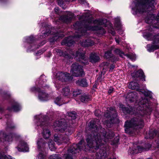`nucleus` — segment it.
I'll use <instances>...</instances> for the list:
<instances>
[{
	"instance_id": "1",
	"label": "nucleus",
	"mask_w": 159,
	"mask_h": 159,
	"mask_svg": "<svg viewBox=\"0 0 159 159\" xmlns=\"http://www.w3.org/2000/svg\"><path fill=\"white\" fill-rule=\"evenodd\" d=\"M100 124V121L96 119L90 122L89 127L91 130V133L88 134L86 137L87 145H85L86 149L93 152L99 150L96 153V159H105L107 157L105 144L109 141L114 134L111 131L106 132Z\"/></svg>"
},
{
	"instance_id": "2",
	"label": "nucleus",
	"mask_w": 159,
	"mask_h": 159,
	"mask_svg": "<svg viewBox=\"0 0 159 159\" xmlns=\"http://www.w3.org/2000/svg\"><path fill=\"white\" fill-rule=\"evenodd\" d=\"M76 114L75 112H68V115L66 117V119L61 118L58 119L54 122L53 126L54 129L58 130L62 133L61 134L54 135V141L59 145L66 143L69 142V135L73 133V128L67 125L73 123V120L76 119Z\"/></svg>"
},
{
	"instance_id": "3",
	"label": "nucleus",
	"mask_w": 159,
	"mask_h": 159,
	"mask_svg": "<svg viewBox=\"0 0 159 159\" xmlns=\"http://www.w3.org/2000/svg\"><path fill=\"white\" fill-rule=\"evenodd\" d=\"M142 92L145 96L144 99L141 98L139 101L136 100V105L134 109L129 106V108L126 107L124 105L119 104L120 109L125 114H137L141 116L145 115H149L152 111V108L150 106L149 100L146 98H152V93L148 90H142Z\"/></svg>"
},
{
	"instance_id": "4",
	"label": "nucleus",
	"mask_w": 159,
	"mask_h": 159,
	"mask_svg": "<svg viewBox=\"0 0 159 159\" xmlns=\"http://www.w3.org/2000/svg\"><path fill=\"white\" fill-rule=\"evenodd\" d=\"M89 14L86 13L80 16L79 19L80 21L76 22L74 25L75 32L77 33L73 37L74 39L79 38L81 35H84L87 30H97L96 26H92L93 20L89 17Z\"/></svg>"
},
{
	"instance_id": "5",
	"label": "nucleus",
	"mask_w": 159,
	"mask_h": 159,
	"mask_svg": "<svg viewBox=\"0 0 159 159\" xmlns=\"http://www.w3.org/2000/svg\"><path fill=\"white\" fill-rule=\"evenodd\" d=\"M134 8L136 13L143 14L148 15L145 19V21L148 24L153 23L154 18V15L150 13V11L153 9L155 5L154 0H136Z\"/></svg>"
},
{
	"instance_id": "6",
	"label": "nucleus",
	"mask_w": 159,
	"mask_h": 159,
	"mask_svg": "<svg viewBox=\"0 0 159 159\" xmlns=\"http://www.w3.org/2000/svg\"><path fill=\"white\" fill-rule=\"evenodd\" d=\"M143 122L141 118L134 117L129 120H127L125 123V131L129 134H132L137 129L142 128Z\"/></svg>"
},
{
	"instance_id": "7",
	"label": "nucleus",
	"mask_w": 159,
	"mask_h": 159,
	"mask_svg": "<svg viewBox=\"0 0 159 159\" xmlns=\"http://www.w3.org/2000/svg\"><path fill=\"white\" fill-rule=\"evenodd\" d=\"M44 115L41 114L36 115L35 117V121L38 127L39 126L42 129V134L44 139L49 138L51 135V133L47 126V120L48 118Z\"/></svg>"
},
{
	"instance_id": "8",
	"label": "nucleus",
	"mask_w": 159,
	"mask_h": 159,
	"mask_svg": "<svg viewBox=\"0 0 159 159\" xmlns=\"http://www.w3.org/2000/svg\"><path fill=\"white\" fill-rule=\"evenodd\" d=\"M85 145L84 144V141L81 140L78 144H74L68 150V153L64 154L63 157L66 159H73L72 154L78 152L79 151L83 150L86 151Z\"/></svg>"
},
{
	"instance_id": "9",
	"label": "nucleus",
	"mask_w": 159,
	"mask_h": 159,
	"mask_svg": "<svg viewBox=\"0 0 159 159\" xmlns=\"http://www.w3.org/2000/svg\"><path fill=\"white\" fill-rule=\"evenodd\" d=\"M45 143L42 138L39 139L37 141L38 149L39 151V154L37 156L38 159H45L46 154L44 152L45 146Z\"/></svg>"
},
{
	"instance_id": "10",
	"label": "nucleus",
	"mask_w": 159,
	"mask_h": 159,
	"mask_svg": "<svg viewBox=\"0 0 159 159\" xmlns=\"http://www.w3.org/2000/svg\"><path fill=\"white\" fill-rule=\"evenodd\" d=\"M70 53L76 58V59L84 64L86 62L87 58L85 55V52L83 49L80 48L75 52L73 50L70 51Z\"/></svg>"
},
{
	"instance_id": "11",
	"label": "nucleus",
	"mask_w": 159,
	"mask_h": 159,
	"mask_svg": "<svg viewBox=\"0 0 159 159\" xmlns=\"http://www.w3.org/2000/svg\"><path fill=\"white\" fill-rule=\"evenodd\" d=\"M70 72L75 77L82 76L84 75L82 66L76 62L72 64Z\"/></svg>"
},
{
	"instance_id": "12",
	"label": "nucleus",
	"mask_w": 159,
	"mask_h": 159,
	"mask_svg": "<svg viewBox=\"0 0 159 159\" xmlns=\"http://www.w3.org/2000/svg\"><path fill=\"white\" fill-rule=\"evenodd\" d=\"M150 37L151 38H152L151 40L153 41V44L147 45V49L149 52H153L159 48V36L158 35L152 36V35H150Z\"/></svg>"
},
{
	"instance_id": "13",
	"label": "nucleus",
	"mask_w": 159,
	"mask_h": 159,
	"mask_svg": "<svg viewBox=\"0 0 159 159\" xmlns=\"http://www.w3.org/2000/svg\"><path fill=\"white\" fill-rule=\"evenodd\" d=\"M58 79L62 82H69L73 79V76L69 73L66 72H59L57 74Z\"/></svg>"
},
{
	"instance_id": "14",
	"label": "nucleus",
	"mask_w": 159,
	"mask_h": 159,
	"mask_svg": "<svg viewBox=\"0 0 159 159\" xmlns=\"http://www.w3.org/2000/svg\"><path fill=\"white\" fill-rule=\"evenodd\" d=\"M104 116L107 118H110V117L109 123L110 124L113 123V122L111 117L114 118L116 117L117 116V113L115 109L111 107L107 108V111L105 112Z\"/></svg>"
},
{
	"instance_id": "15",
	"label": "nucleus",
	"mask_w": 159,
	"mask_h": 159,
	"mask_svg": "<svg viewBox=\"0 0 159 159\" xmlns=\"http://www.w3.org/2000/svg\"><path fill=\"white\" fill-rule=\"evenodd\" d=\"M20 104L14 99H11V106L8 107L7 109L10 111H17L20 108Z\"/></svg>"
},
{
	"instance_id": "16",
	"label": "nucleus",
	"mask_w": 159,
	"mask_h": 159,
	"mask_svg": "<svg viewBox=\"0 0 159 159\" xmlns=\"http://www.w3.org/2000/svg\"><path fill=\"white\" fill-rule=\"evenodd\" d=\"M146 150V149L141 147L136 144H134L133 147L132 148H130L128 150V152L130 154H134Z\"/></svg>"
},
{
	"instance_id": "17",
	"label": "nucleus",
	"mask_w": 159,
	"mask_h": 159,
	"mask_svg": "<svg viewBox=\"0 0 159 159\" xmlns=\"http://www.w3.org/2000/svg\"><path fill=\"white\" fill-rule=\"evenodd\" d=\"M38 93V98L42 101H47L50 98L49 94L46 93L44 90H36Z\"/></svg>"
},
{
	"instance_id": "18",
	"label": "nucleus",
	"mask_w": 159,
	"mask_h": 159,
	"mask_svg": "<svg viewBox=\"0 0 159 159\" xmlns=\"http://www.w3.org/2000/svg\"><path fill=\"white\" fill-rule=\"evenodd\" d=\"M1 135H2L3 138L5 140H7L9 142L11 141L14 139H16L18 138L19 136L18 135L14 133H10L9 134H7L6 133H1Z\"/></svg>"
},
{
	"instance_id": "19",
	"label": "nucleus",
	"mask_w": 159,
	"mask_h": 159,
	"mask_svg": "<svg viewBox=\"0 0 159 159\" xmlns=\"http://www.w3.org/2000/svg\"><path fill=\"white\" fill-rule=\"evenodd\" d=\"M131 76L135 80L138 79H143L145 81V76L144 75V73L143 70H140L137 71H134L131 74Z\"/></svg>"
},
{
	"instance_id": "20",
	"label": "nucleus",
	"mask_w": 159,
	"mask_h": 159,
	"mask_svg": "<svg viewBox=\"0 0 159 159\" xmlns=\"http://www.w3.org/2000/svg\"><path fill=\"white\" fill-rule=\"evenodd\" d=\"M74 14L72 12H69L67 15L61 16L60 19L64 23L68 24L70 22L71 19L74 17Z\"/></svg>"
},
{
	"instance_id": "21",
	"label": "nucleus",
	"mask_w": 159,
	"mask_h": 159,
	"mask_svg": "<svg viewBox=\"0 0 159 159\" xmlns=\"http://www.w3.org/2000/svg\"><path fill=\"white\" fill-rule=\"evenodd\" d=\"M126 101L128 103H131L138 98L136 92L129 93L125 97Z\"/></svg>"
},
{
	"instance_id": "22",
	"label": "nucleus",
	"mask_w": 159,
	"mask_h": 159,
	"mask_svg": "<svg viewBox=\"0 0 159 159\" xmlns=\"http://www.w3.org/2000/svg\"><path fill=\"white\" fill-rule=\"evenodd\" d=\"M156 135L158 136V138L156 142L157 147L159 148V131L157 132L155 130L151 131H149L148 135L145 137V138L147 139H152Z\"/></svg>"
},
{
	"instance_id": "23",
	"label": "nucleus",
	"mask_w": 159,
	"mask_h": 159,
	"mask_svg": "<svg viewBox=\"0 0 159 159\" xmlns=\"http://www.w3.org/2000/svg\"><path fill=\"white\" fill-rule=\"evenodd\" d=\"M19 151L27 152L29 151V147L27 143L24 141H20L17 147Z\"/></svg>"
},
{
	"instance_id": "24",
	"label": "nucleus",
	"mask_w": 159,
	"mask_h": 159,
	"mask_svg": "<svg viewBox=\"0 0 159 159\" xmlns=\"http://www.w3.org/2000/svg\"><path fill=\"white\" fill-rule=\"evenodd\" d=\"M75 43L74 40L72 39L71 37L70 36L65 38L62 42V45H65L68 46H70Z\"/></svg>"
},
{
	"instance_id": "25",
	"label": "nucleus",
	"mask_w": 159,
	"mask_h": 159,
	"mask_svg": "<svg viewBox=\"0 0 159 159\" xmlns=\"http://www.w3.org/2000/svg\"><path fill=\"white\" fill-rule=\"evenodd\" d=\"M93 42L89 39L83 40L81 42V45L84 47H88L94 45Z\"/></svg>"
},
{
	"instance_id": "26",
	"label": "nucleus",
	"mask_w": 159,
	"mask_h": 159,
	"mask_svg": "<svg viewBox=\"0 0 159 159\" xmlns=\"http://www.w3.org/2000/svg\"><path fill=\"white\" fill-rule=\"evenodd\" d=\"M90 58L92 62H96L100 60L99 57L95 53H92L90 55Z\"/></svg>"
},
{
	"instance_id": "27",
	"label": "nucleus",
	"mask_w": 159,
	"mask_h": 159,
	"mask_svg": "<svg viewBox=\"0 0 159 159\" xmlns=\"http://www.w3.org/2000/svg\"><path fill=\"white\" fill-rule=\"evenodd\" d=\"M76 84L78 85L83 87H87L88 85L87 80L85 79L78 80L76 81Z\"/></svg>"
},
{
	"instance_id": "28",
	"label": "nucleus",
	"mask_w": 159,
	"mask_h": 159,
	"mask_svg": "<svg viewBox=\"0 0 159 159\" xmlns=\"http://www.w3.org/2000/svg\"><path fill=\"white\" fill-rule=\"evenodd\" d=\"M128 88L131 89H139V84L137 83L134 82H130L128 85Z\"/></svg>"
},
{
	"instance_id": "29",
	"label": "nucleus",
	"mask_w": 159,
	"mask_h": 159,
	"mask_svg": "<svg viewBox=\"0 0 159 159\" xmlns=\"http://www.w3.org/2000/svg\"><path fill=\"white\" fill-rule=\"evenodd\" d=\"M7 125L6 130L7 132L11 131L15 128V126L12 121H8L7 123Z\"/></svg>"
},
{
	"instance_id": "30",
	"label": "nucleus",
	"mask_w": 159,
	"mask_h": 159,
	"mask_svg": "<svg viewBox=\"0 0 159 159\" xmlns=\"http://www.w3.org/2000/svg\"><path fill=\"white\" fill-rule=\"evenodd\" d=\"M90 99V96L88 94L84 93L81 95L80 99L81 101L82 102H86L89 101Z\"/></svg>"
},
{
	"instance_id": "31",
	"label": "nucleus",
	"mask_w": 159,
	"mask_h": 159,
	"mask_svg": "<svg viewBox=\"0 0 159 159\" xmlns=\"http://www.w3.org/2000/svg\"><path fill=\"white\" fill-rule=\"evenodd\" d=\"M64 36V35L62 34H59L58 33H57L55 36L50 39V41L52 42H54L57 41L60 38L63 37Z\"/></svg>"
},
{
	"instance_id": "32",
	"label": "nucleus",
	"mask_w": 159,
	"mask_h": 159,
	"mask_svg": "<svg viewBox=\"0 0 159 159\" xmlns=\"http://www.w3.org/2000/svg\"><path fill=\"white\" fill-rule=\"evenodd\" d=\"M48 146L49 148L51 151H54L55 150L54 146V143L51 139H49L48 142Z\"/></svg>"
},
{
	"instance_id": "33",
	"label": "nucleus",
	"mask_w": 159,
	"mask_h": 159,
	"mask_svg": "<svg viewBox=\"0 0 159 159\" xmlns=\"http://www.w3.org/2000/svg\"><path fill=\"white\" fill-rule=\"evenodd\" d=\"M54 102L56 104L59 106L61 105L62 103V99L61 97H58L56 98Z\"/></svg>"
},
{
	"instance_id": "34",
	"label": "nucleus",
	"mask_w": 159,
	"mask_h": 159,
	"mask_svg": "<svg viewBox=\"0 0 159 159\" xmlns=\"http://www.w3.org/2000/svg\"><path fill=\"white\" fill-rule=\"evenodd\" d=\"M105 57L107 59H109L111 58H115L113 56L111 51H108L105 53Z\"/></svg>"
},
{
	"instance_id": "35",
	"label": "nucleus",
	"mask_w": 159,
	"mask_h": 159,
	"mask_svg": "<svg viewBox=\"0 0 159 159\" xmlns=\"http://www.w3.org/2000/svg\"><path fill=\"white\" fill-rule=\"evenodd\" d=\"M61 94L64 96L69 97L70 95V90H61Z\"/></svg>"
},
{
	"instance_id": "36",
	"label": "nucleus",
	"mask_w": 159,
	"mask_h": 159,
	"mask_svg": "<svg viewBox=\"0 0 159 159\" xmlns=\"http://www.w3.org/2000/svg\"><path fill=\"white\" fill-rule=\"evenodd\" d=\"M0 159H15L9 155H2L0 153Z\"/></svg>"
},
{
	"instance_id": "37",
	"label": "nucleus",
	"mask_w": 159,
	"mask_h": 159,
	"mask_svg": "<svg viewBox=\"0 0 159 159\" xmlns=\"http://www.w3.org/2000/svg\"><path fill=\"white\" fill-rule=\"evenodd\" d=\"M104 20H95L93 21V23L98 25H102L104 24V22L103 21Z\"/></svg>"
},
{
	"instance_id": "38",
	"label": "nucleus",
	"mask_w": 159,
	"mask_h": 159,
	"mask_svg": "<svg viewBox=\"0 0 159 159\" xmlns=\"http://www.w3.org/2000/svg\"><path fill=\"white\" fill-rule=\"evenodd\" d=\"M115 52L117 54H119L120 56L122 58H123L124 56L125 55L124 52L119 49H116L115 50Z\"/></svg>"
},
{
	"instance_id": "39",
	"label": "nucleus",
	"mask_w": 159,
	"mask_h": 159,
	"mask_svg": "<svg viewBox=\"0 0 159 159\" xmlns=\"http://www.w3.org/2000/svg\"><path fill=\"white\" fill-rule=\"evenodd\" d=\"M81 90H75L73 92V95L74 97H76L78 95L81 94Z\"/></svg>"
},
{
	"instance_id": "40",
	"label": "nucleus",
	"mask_w": 159,
	"mask_h": 159,
	"mask_svg": "<svg viewBox=\"0 0 159 159\" xmlns=\"http://www.w3.org/2000/svg\"><path fill=\"white\" fill-rule=\"evenodd\" d=\"M49 159H61V158L59 155L55 154L49 157Z\"/></svg>"
},
{
	"instance_id": "41",
	"label": "nucleus",
	"mask_w": 159,
	"mask_h": 159,
	"mask_svg": "<svg viewBox=\"0 0 159 159\" xmlns=\"http://www.w3.org/2000/svg\"><path fill=\"white\" fill-rule=\"evenodd\" d=\"M43 77V76H41V77H40V80L39 81V87L42 86L43 87H44L45 86L44 85H44V82H42V81L41 80L42 79Z\"/></svg>"
},
{
	"instance_id": "42",
	"label": "nucleus",
	"mask_w": 159,
	"mask_h": 159,
	"mask_svg": "<svg viewBox=\"0 0 159 159\" xmlns=\"http://www.w3.org/2000/svg\"><path fill=\"white\" fill-rule=\"evenodd\" d=\"M126 56L132 60L134 59L135 56L131 54H126Z\"/></svg>"
},
{
	"instance_id": "43",
	"label": "nucleus",
	"mask_w": 159,
	"mask_h": 159,
	"mask_svg": "<svg viewBox=\"0 0 159 159\" xmlns=\"http://www.w3.org/2000/svg\"><path fill=\"white\" fill-rule=\"evenodd\" d=\"M34 39V38L33 36H30L28 38L27 41L28 42L31 43Z\"/></svg>"
},
{
	"instance_id": "44",
	"label": "nucleus",
	"mask_w": 159,
	"mask_h": 159,
	"mask_svg": "<svg viewBox=\"0 0 159 159\" xmlns=\"http://www.w3.org/2000/svg\"><path fill=\"white\" fill-rule=\"evenodd\" d=\"M115 66L114 64H111L110 67V71H112L115 68Z\"/></svg>"
},
{
	"instance_id": "45",
	"label": "nucleus",
	"mask_w": 159,
	"mask_h": 159,
	"mask_svg": "<svg viewBox=\"0 0 159 159\" xmlns=\"http://www.w3.org/2000/svg\"><path fill=\"white\" fill-rule=\"evenodd\" d=\"M50 32H49V31L47 32L43 33L42 34V36L43 38H45V37H44V36L45 37L46 35H48L50 34Z\"/></svg>"
},
{
	"instance_id": "46",
	"label": "nucleus",
	"mask_w": 159,
	"mask_h": 159,
	"mask_svg": "<svg viewBox=\"0 0 159 159\" xmlns=\"http://www.w3.org/2000/svg\"><path fill=\"white\" fill-rule=\"evenodd\" d=\"M119 141V137H116L114 141V143L115 144L117 143Z\"/></svg>"
},
{
	"instance_id": "47",
	"label": "nucleus",
	"mask_w": 159,
	"mask_h": 159,
	"mask_svg": "<svg viewBox=\"0 0 159 159\" xmlns=\"http://www.w3.org/2000/svg\"><path fill=\"white\" fill-rule=\"evenodd\" d=\"M58 4L61 6L62 4H63V0H57Z\"/></svg>"
},
{
	"instance_id": "48",
	"label": "nucleus",
	"mask_w": 159,
	"mask_h": 159,
	"mask_svg": "<svg viewBox=\"0 0 159 159\" xmlns=\"http://www.w3.org/2000/svg\"><path fill=\"white\" fill-rule=\"evenodd\" d=\"M56 52H57L59 54H60V55H63V54L62 52L60 49H57L56 50Z\"/></svg>"
},
{
	"instance_id": "49",
	"label": "nucleus",
	"mask_w": 159,
	"mask_h": 159,
	"mask_svg": "<svg viewBox=\"0 0 159 159\" xmlns=\"http://www.w3.org/2000/svg\"><path fill=\"white\" fill-rule=\"evenodd\" d=\"M36 116H34V120H35V117H36ZM34 122H35V125H36V126H37L36 127V129H39V130H42V129H41V128H40V126H39V127H38V126H37V125H36V122H35V120H34ZM38 131H39V130H38Z\"/></svg>"
},
{
	"instance_id": "50",
	"label": "nucleus",
	"mask_w": 159,
	"mask_h": 159,
	"mask_svg": "<svg viewBox=\"0 0 159 159\" xmlns=\"http://www.w3.org/2000/svg\"><path fill=\"white\" fill-rule=\"evenodd\" d=\"M99 111L98 110H96L95 111V115L96 116H99L98 113Z\"/></svg>"
},
{
	"instance_id": "51",
	"label": "nucleus",
	"mask_w": 159,
	"mask_h": 159,
	"mask_svg": "<svg viewBox=\"0 0 159 159\" xmlns=\"http://www.w3.org/2000/svg\"><path fill=\"white\" fill-rule=\"evenodd\" d=\"M54 10H55V11L56 12V13H57V12L58 11V7H57L55 8V9H54Z\"/></svg>"
},
{
	"instance_id": "52",
	"label": "nucleus",
	"mask_w": 159,
	"mask_h": 159,
	"mask_svg": "<svg viewBox=\"0 0 159 159\" xmlns=\"http://www.w3.org/2000/svg\"><path fill=\"white\" fill-rule=\"evenodd\" d=\"M115 40H116V42L118 43H119V39H118L117 38H115Z\"/></svg>"
},
{
	"instance_id": "53",
	"label": "nucleus",
	"mask_w": 159,
	"mask_h": 159,
	"mask_svg": "<svg viewBox=\"0 0 159 159\" xmlns=\"http://www.w3.org/2000/svg\"><path fill=\"white\" fill-rule=\"evenodd\" d=\"M156 19H157V21L159 20V12L157 14V16L156 18Z\"/></svg>"
},
{
	"instance_id": "54",
	"label": "nucleus",
	"mask_w": 159,
	"mask_h": 159,
	"mask_svg": "<svg viewBox=\"0 0 159 159\" xmlns=\"http://www.w3.org/2000/svg\"><path fill=\"white\" fill-rule=\"evenodd\" d=\"M111 33L113 35H114L115 34V32L114 31L112 30Z\"/></svg>"
},
{
	"instance_id": "55",
	"label": "nucleus",
	"mask_w": 159,
	"mask_h": 159,
	"mask_svg": "<svg viewBox=\"0 0 159 159\" xmlns=\"http://www.w3.org/2000/svg\"><path fill=\"white\" fill-rule=\"evenodd\" d=\"M113 90H108V93L109 94L111 93L112 92H113Z\"/></svg>"
},
{
	"instance_id": "56",
	"label": "nucleus",
	"mask_w": 159,
	"mask_h": 159,
	"mask_svg": "<svg viewBox=\"0 0 159 159\" xmlns=\"http://www.w3.org/2000/svg\"><path fill=\"white\" fill-rule=\"evenodd\" d=\"M117 60H118V59H117V58H116V59L115 60L113 59L112 60V61L113 62H115L116 61H117Z\"/></svg>"
},
{
	"instance_id": "57",
	"label": "nucleus",
	"mask_w": 159,
	"mask_h": 159,
	"mask_svg": "<svg viewBox=\"0 0 159 159\" xmlns=\"http://www.w3.org/2000/svg\"><path fill=\"white\" fill-rule=\"evenodd\" d=\"M96 86V84H94L93 86V88L94 89H97Z\"/></svg>"
},
{
	"instance_id": "58",
	"label": "nucleus",
	"mask_w": 159,
	"mask_h": 159,
	"mask_svg": "<svg viewBox=\"0 0 159 159\" xmlns=\"http://www.w3.org/2000/svg\"><path fill=\"white\" fill-rule=\"evenodd\" d=\"M70 89V88L69 87H67L65 88H64L63 89Z\"/></svg>"
},
{
	"instance_id": "59",
	"label": "nucleus",
	"mask_w": 159,
	"mask_h": 159,
	"mask_svg": "<svg viewBox=\"0 0 159 159\" xmlns=\"http://www.w3.org/2000/svg\"><path fill=\"white\" fill-rule=\"evenodd\" d=\"M64 55H65L64 56L65 57H68V55H66L65 54Z\"/></svg>"
},
{
	"instance_id": "60",
	"label": "nucleus",
	"mask_w": 159,
	"mask_h": 159,
	"mask_svg": "<svg viewBox=\"0 0 159 159\" xmlns=\"http://www.w3.org/2000/svg\"><path fill=\"white\" fill-rule=\"evenodd\" d=\"M83 159H89L88 158H87V157H84L83 158Z\"/></svg>"
},
{
	"instance_id": "61",
	"label": "nucleus",
	"mask_w": 159,
	"mask_h": 159,
	"mask_svg": "<svg viewBox=\"0 0 159 159\" xmlns=\"http://www.w3.org/2000/svg\"><path fill=\"white\" fill-rule=\"evenodd\" d=\"M65 0L67 2H69L70 1V0Z\"/></svg>"
},
{
	"instance_id": "62",
	"label": "nucleus",
	"mask_w": 159,
	"mask_h": 159,
	"mask_svg": "<svg viewBox=\"0 0 159 159\" xmlns=\"http://www.w3.org/2000/svg\"><path fill=\"white\" fill-rule=\"evenodd\" d=\"M2 108L0 107V111H2Z\"/></svg>"
},
{
	"instance_id": "63",
	"label": "nucleus",
	"mask_w": 159,
	"mask_h": 159,
	"mask_svg": "<svg viewBox=\"0 0 159 159\" xmlns=\"http://www.w3.org/2000/svg\"><path fill=\"white\" fill-rule=\"evenodd\" d=\"M7 95L9 97H10V95L9 94H7Z\"/></svg>"
},
{
	"instance_id": "64",
	"label": "nucleus",
	"mask_w": 159,
	"mask_h": 159,
	"mask_svg": "<svg viewBox=\"0 0 159 159\" xmlns=\"http://www.w3.org/2000/svg\"><path fill=\"white\" fill-rule=\"evenodd\" d=\"M49 88V87L48 86V87H47L46 88L47 89H48Z\"/></svg>"
}]
</instances>
